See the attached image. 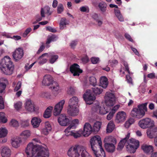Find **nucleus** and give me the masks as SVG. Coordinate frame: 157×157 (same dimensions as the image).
<instances>
[{
	"mask_svg": "<svg viewBox=\"0 0 157 157\" xmlns=\"http://www.w3.org/2000/svg\"><path fill=\"white\" fill-rule=\"evenodd\" d=\"M27 157H48V150L41 146L29 143L25 149Z\"/></svg>",
	"mask_w": 157,
	"mask_h": 157,
	"instance_id": "1",
	"label": "nucleus"
},
{
	"mask_svg": "<svg viewBox=\"0 0 157 157\" xmlns=\"http://www.w3.org/2000/svg\"><path fill=\"white\" fill-rule=\"evenodd\" d=\"M67 155L70 157H88L89 155L83 146L77 145L71 147Z\"/></svg>",
	"mask_w": 157,
	"mask_h": 157,
	"instance_id": "2",
	"label": "nucleus"
},
{
	"mask_svg": "<svg viewBox=\"0 0 157 157\" xmlns=\"http://www.w3.org/2000/svg\"><path fill=\"white\" fill-rule=\"evenodd\" d=\"M92 89V91L90 90H86L83 96V98L86 103L89 105L92 104L93 101L96 99L95 96L92 92H93L94 94L97 95L101 94L103 91V89L100 86L93 88Z\"/></svg>",
	"mask_w": 157,
	"mask_h": 157,
	"instance_id": "3",
	"label": "nucleus"
},
{
	"mask_svg": "<svg viewBox=\"0 0 157 157\" xmlns=\"http://www.w3.org/2000/svg\"><path fill=\"white\" fill-rule=\"evenodd\" d=\"M0 67L1 70L5 74L10 75L12 74L13 66L9 56H5L1 60L0 62Z\"/></svg>",
	"mask_w": 157,
	"mask_h": 157,
	"instance_id": "4",
	"label": "nucleus"
},
{
	"mask_svg": "<svg viewBox=\"0 0 157 157\" xmlns=\"http://www.w3.org/2000/svg\"><path fill=\"white\" fill-rule=\"evenodd\" d=\"M147 103L142 104L138 105V108H134L131 113V116L135 118H140L143 117L147 111Z\"/></svg>",
	"mask_w": 157,
	"mask_h": 157,
	"instance_id": "5",
	"label": "nucleus"
},
{
	"mask_svg": "<svg viewBox=\"0 0 157 157\" xmlns=\"http://www.w3.org/2000/svg\"><path fill=\"white\" fill-rule=\"evenodd\" d=\"M127 144L126 149L130 153H134L140 146L139 141L133 138L129 139L127 141Z\"/></svg>",
	"mask_w": 157,
	"mask_h": 157,
	"instance_id": "6",
	"label": "nucleus"
},
{
	"mask_svg": "<svg viewBox=\"0 0 157 157\" xmlns=\"http://www.w3.org/2000/svg\"><path fill=\"white\" fill-rule=\"evenodd\" d=\"M91 148L93 151L98 148H100L102 147V142L100 137L98 135L94 136L91 138L90 140Z\"/></svg>",
	"mask_w": 157,
	"mask_h": 157,
	"instance_id": "7",
	"label": "nucleus"
},
{
	"mask_svg": "<svg viewBox=\"0 0 157 157\" xmlns=\"http://www.w3.org/2000/svg\"><path fill=\"white\" fill-rule=\"evenodd\" d=\"M105 102L109 110L110 109V106L113 105L115 101V98L114 94L110 92H107L105 97Z\"/></svg>",
	"mask_w": 157,
	"mask_h": 157,
	"instance_id": "8",
	"label": "nucleus"
},
{
	"mask_svg": "<svg viewBox=\"0 0 157 157\" xmlns=\"http://www.w3.org/2000/svg\"><path fill=\"white\" fill-rule=\"evenodd\" d=\"M138 124L139 126L143 129L153 127L154 124L153 121L149 118H146L140 120Z\"/></svg>",
	"mask_w": 157,
	"mask_h": 157,
	"instance_id": "9",
	"label": "nucleus"
},
{
	"mask_svg": "<svg viewBox=\"0 0 157 157\" xmlns=\"http://www.w3.org/2000/svg\"><path fill=\"white\" fill-rule=\"evenodd\" d=\"M70 71L74 76H79L83 72L79 65L76 63H74L70 67Z\"/></svg>",
	"mask_w": 157,
	"mask_h": 157,
	"instance_id": "10",
	"label": "nucleus"
},
{
	"mask_svg": "<svg viewBox=\"0 0 157 157\" xmlns=\"http://www.w3.org/2000/svg\"><path fill=\"white\" fill-rule=\"evenodd\" d=\"M25 105V109L28 111L32 112L37 110L34 102L30 99H27L26 101Z\"/></svg>",
	"mask_w": 157,
	"mask_h": 157,
	"instance_id": "11",
	"label": "nucleus"
},
{
	"mask_svg": "<svg viewBox=\"0 0 157 157\" xmlns=\"http://www.w3.org/2000/svg\"><path fill=\"white\" fill-rule=\"evenodd\" d=\"M65 102L64 100H63L56 105L53 112V114L54 116H58L60 113Z\"/></svg>",
	"mask_w": 157,
	"mask_h": 157,
	"instance_id": "12",
	"label": "nucleus"
},
{
	"mask_svg": "<svg viewBox=\"0 0 157 157\" xmlns=\"http://www.w3.org/2000/svg\"><path fill=\"white\" fill-rule=\"evenodd\" d=\"M23 51L21 48L16 49L13 53V58L16 61L20 59L23 57Z\"/></svg>",
	"mask_w": 157,
	"mask_h": 157,
	"instance_id": "13",
	"label": "nucleus"
},
{
	"mask_svg": "<svg viewBox=\"0 0 157 157\" xmlns=\"http://www.w3.org/2000/svg\"><path fill=\"white\" fill-rule=\"evenodd\" d=\"M93 131V128L89 123H86L84 126L82 133L85 137L88 136Z\"/></svg>",
	"mask_w": 157,
	"mask_h": 157,
	"instance_id": "14",
	"label": "nucleus"
},
{
	"mask_svg": "<svg viewBox=\"0 0 157 157\" xmlns=\"http://www.w3.org/2000/svg\"><path fill=\"white\" fill-rule=\"evenodd\" d=\"M58 121L59 124L63 126H67L69 124V119L65 114L60 115L58 118Z\"/></svg>",
	"mask_w": 157,
	"mask_h": 157,
	"instance_id": "15",
	"label": "nucleus"
},
{
	"mask_svg": "<svg viewBox=\"0 0 157 157\" xmlns=\"http://www.w3.org/2000/svg\"><path fill=\"white\" fill-rule=\"evenodd\" d=\"M53 81V78L50 75H46L44 76L42 83L44 85L48 86L51 85Z\"/></svg>",
	"mask_w": 157,
	"mask_h": 157,
	"instance_id": "16",
	"label": "nucleus"
},
{
	"mask_svg": "<svg viewBox=\"0 0 157 157\" xmlns=\"http://www.w3.org/2000/svg\"><path fill=\"white\" fill-rule=\"evenodd\" d=\"M71 126L68 127L65 129L64 132L65 135L67 136H73L75 138L80 137L81 134L78 132H75L72 131H70V130L71 129Z\"/></svg>",
	"mask_w": 157,
	"mask_h": 157,
	"instance_id": "17",
	"label": "nucleus"
},
{
	"mask_svg": "<svg viewBox=\"0 0 157 157\" xmlns=\"http://www.w3.org/2000/svg\"><path fill=\"white\" fill-rule=\"evenodd\" d=\"M126 117V113L124 111L117 113L116 116V121L117 123L124 121Z\"/></svg>",
	"mask_w": 157,
	"mask_h": 157,
	"instance_id": "18",
	"label": "nucleus"
},
{
	"mask_svg": "<svg viewBox=\"0 0 157 157\" xmlns=\"http://www.w3.org/2000/svg\"><path fill=\"white\" fill-rule=\"evenodd\" d=\"M1 155L2 157H10L11 151L7 147L3 146L1 148Z\"/></svg>",
	"mask_w": 157,
	"mask_h": 157,
	"instance_id": "19",
	"label": "nucleus"
},
{
	"mask_svg": "<svg viewBox=\"0 0 157 157\" xmlns=\"http://www.w3.org/2000/svg\"><path fill=\"white\" fill-rule=\"evenodd\" d=\"M141 148L144 152L147 154H151L153 151V147L151 145L144 144Z\"/></svg>",
	"mask_w": 157,
	"mask_h": 157,
	"instance_id": "20",
	"label": "nucleus"
},
{
	"mask_svg": "<svg viewBox=\"0 0 157 157\" xmlns=\"http://www.w3.org/2000/svg\"><path fill=\"white\" fill-rule=\"evenodd\" d=\"M147 134L148 136L152 138L157 136V127H155L151 129H148L147 131Z\"/></svg>",
	"mask_w": 157,
	"mask_h": 157,
	"instance_id": "21",
	"label": "nucleus"
},
{
	"mask_svg": "<svg viewBox=\"0 0 157 157\" xmlns=\"http://www.w3.org/2000/svg\"><path fill=\"white\" fill-rule=\"evenodd\" d=\"M130 133L127 134L126 137L121 140L118 144L117 149L118 150H121L124 147L125 143H127L128 140L130 137Z\"/></svg>",
	"mask_w": 157,
	"mask_h": 157,
	"instance_id": "22",
	"label": "nucleus"
},
{
	"mask_svg": "<svg viewBox=\"0 0 157 157\" xmlns=\"http://www.w3.org/2000/svg\"><path fill=\"white\" fill-rule=\"evenodd\" d=\"M67 112L71 116H74L78 114L79 110L78 106L71 107L68 108Z\"/></svg>",
	"mask_w": 157,
	"mask_h": 157,
	"instance_id": "23",
	"label": "nucleus"
},
{
	"mask_svg": "<svg viewBox=\"0 0 157 157\" xmlns=\"http://www.w3.org/2000/svg\"><path fill=\"white\" fill-rule=\"evenodd\" d=\"M41 122V120L40 118L33 117L31 120V123L34 128H37L39 126Z\"/></svg>",
	"mask_w": 157,
	"mask_h": 157,
	"instance_id": "24",
	"label": "nucleus"
},
{
	"mask_svg": "<svg viewBox=\"0 0 157 157\" xmlns=\"http://www.w3.org/2000/svg\"><path fill=\"white\" fill-rule=\"evenodd\" d=\"M58 39V37L56 35H52L51 36H48L47 39L46 44L47 45L46 47L48 48L50 46L48 45L51 42L56 41Z\"/></svg>",
	"mask_w": 157,
	"mask_h": 157,
	"instance_id": "25",
	"label": "nucleus"
},
{
	"mask_svg": "<svg viewBox=\"0 0 157 157\" xmlns=\"http://www.w3.org/2000/svg\"><path fill=\"white\" fill-rule=\"evenodd\" d=\"M52 129L51 126L48 122H46L44 127L42 129L41 132L44 135H48Z\"/></svg>",
	"mask_w": 157,
	"mask_h": 157,
	"instance_id": "26",
	"label": "nucleus"
},
{
	"mask_svg": "<svg viewBox=\"0 0 157 157\" xmlns=\"http://www.w3.org/2000/svg\"><path fill=\"white\" fill-rule=\"evenodd\" d=\"M78 99L77 97L74 96L70 99L69 101V107L78 106Z\"/></svg>",
	"mask_w": 157,
	"mask_h": 157,
	"instance_id": "27",
	"label": "nucleus"
},
{
	"mask_svg": "<svg viewBox=\"0 0 157 157\" xmlns=\"http://www.w3.org/2000/svg\"><path fill=\"white\" fill-rule=\"evenodd\" d=\"M108 79L105 76L101 77L100 79V86L104 88H105L107 87L108 84Z\"/></svg>",
	"mask_w": 157,
	"mask_h": 157,
	"instance_id": "28",
	"label": "nucleus"
},
{
	"mask_svg": "<svg viewBox=\"0 0 157 157\" xmlns=\"http://www.w3.org/2000/svg\"><path fill=\"white\" fill-rule=\"evenodd\" d=\"M100 151H98V153L97 149H95L94 151H93L96 157H105V151L102 147L99 148Z\"/></svg>",
	"mask_w": 157,
	"mask_h": 157,
	"instance_id": "29",
	"label": "nucleus"
},
{
	"mask_svg": "<svg viewBox=\"0 0 157 157\" xmlns=\"http://www.w3.org/2000/svg\"><path fill=\"white\" fill-rule=\"evenodd\" d=\"M50 88L53 92H57L59 89V86L58 82L56 81H53L51 85Z\"/></svg>",
	"mask_w": 157,
	"mask_h": 157,
	"instance_id": "30",
	"label": "nucleus"
},
{
	"mask_svg": "<svg viewBox=\"0 0 157 157\" xmlns=\"http://www.w3.org/2000/svg\"><path fill=\"white\" fill-rule=\"evenodd\" d=\"M105 147L106 150L109 152H113L115 150V146L113 143H105Z\"/></svg>",
	"mask_w": 157,
	"mask_h": 157,
	"instance_id": "31",
	"label": "nucleus"
},
{
	"mask_svg": "<svg viewBox=\"0 0 157 157\" xmlns=\"http://www.w3.org/2000/svg\"><path fill=\"white\" fill-rule=\"evenodd\" d=\"M50 8L48 6H46L43 8H42L41 10V15L43 17H45V13H48L49 15L52 14V12L50 11Z\"/></svg>",
	"mask_w": 157,
	"mask_h": 157,
	"instance_id": "32",
	"label": "nucleus"
},
{
	"mask_svg": "<svg viewBox=\"0 0 157 157\" xmlns=\"http://www.w3.org/2000/svg\"><path fill=\"white\" fill-rule=\"evenodd\" d=\"M20 138L21 140H27L30 136V132L29 130H25L23 131L21 134Z\"/></svg>",
	"mask_w": 157,
	"mask_h": 157,
	"instance_id": "33",
	"label": "nucleus"
},
{
	"mask_svg": "<svg viewBox=\"0 0 157 157\" xmlns=\"http://www.w3.org/2000/svg\"><path fill=\"white\" fill-rule=\"evenodd\" d=\"M53 107L51 106L48 107L45 110L44 113V117L45 118H48L51 116L52 111Z\"/></svg>",
	"mask_w": 157,
	"mask_h": 157,
	"instance_id": "34",
	"label": "nucleus"
},
{
	"mask_svg": "<svg viewBox=\"0 0 157 157\" xmlns=\"http://www.w3.org/2000/svg\"><path fill=\"white\" fill-rule=\"evenodd\" d=\"M98 6L102 13L105 12L107 10V5L104 2H101L98 4Z\"/></svg>",
	"mask_w": 157,
	"mask_h": 157,
	"instance_id": "35",
	"label": "nucleus"
},
{
	"mask_svg": "<svg viewBox=\"0 0 157 157\" xmlns=\"http://www.w3.org/2000/svg\"><path fill=\"white\" fill-rule=\"evenodd\" d=\"M22 142V141L21 138H17L13 140L12 145L13 147L16 148L20 146V144Z\"/></svg>",
	"mask_w": 157,
	"mask_h": 157,
	"instance_id": "36",
	"label": "nucleus"
},
{
	"mask_svg": "<svg viewBox=\"0 0 157 157\" xmlns=\"http://www.w3.org/2000/svg\"><path fill=\"white\" fill-rule=\"evenodd\" d=\"M115 128V125L113 122L110 121L107 124L106 128V132L108 133L112 132Z\"/></svg>",
	"mask_w": 157,
	"mask_h": 157,
	"instance_id": "37",
	"label": "nucleus"
},
{
	"mask_svg": "<svg viewBox=\"0 0 157 157\" xmlns=\"http://www.w3.org/2000/svg\"><path fill=\"white\" fill-rule=\"evenodd\" d=\"M114 12L118 20L121 22L124 21V18L121 13L120 10L118 9H114Z\"/></svg>",
	"mask_w": 157,
	"mask_h": 157,
	"instance_id": "38",
	"label": "nucleus"
},
{
	"mask_svg": "<svg viewBox=\"0 0 157 157\" xmlns=\"http://www.w3.org/2000/svg\"><path fill=\"white\" fill-rule=\"evenodd\" d=\"M47 54L46 53L43 54L41 56H40L38 58L39 61L38 64L40 65H43L46 63L47 59L46 58H43V57Z\"/></svg>",
	"mask_w": 157,
	"mask_h": 157,
	"instance_id": "39",
	"label": "nucleus"
},
{
	"mask_svg": "<svg viewBox=\"0 0 157 157\" xmlns=\"http://www.w3.org/2000/svg\"><path fill=\"white\" fill-rule=\"evenodd\" d=\"M101 126V123L99 121L96 122L94 124L93 131L95 132H98L100 129Z\"/></svg>",
	"mask_w": 157,
	"mask_h": 157,
	"instance_id": "40",
	"label": "nucleus"
},
{
	"mask_svg": "<svg viewBox=\"0 0 157 157\" xmlns=\"http://www.w3.org/2000/svg\"><path fill=\"white\" fill-rule=\"evenodd\" d=\"M67 25V20L65 18H61L59 25L60 29H63Z\"/></svg>",
	"mask_w": 157,
	"mask_h": 157,
	"instance_id": "41",
	"label": "nucleus"
},
{
	"mask_svg": "<svg viewBox=\"0 0 157 157\" xmlns=\"http://www.w3.org/2000/svg\"><path fill=\"white\" fill-rule=\"evenodd\" d=\"M109 111L108 110V109L104 107H99V113L101 114H105L108 113Z\"/></svg>",
	"mask_w": 157,
	"mask_h": 157,
	"instance_id": "42",
	"label": "nucleus"
},
{
	"mask_svg": "<svg viewBox=\"0 0 157 157\" xmlns=\"http://www.w3.org/2000/svg\"><path fill=\"white\" fill-rule=\"evenodd\" d=\"M7 134V130L4 128L0 129V137H4Z\"/></svg>",
	"mask_w": 157,
	"mask_h": 157,
	"instance_id": "43",
	"label": "nucleus"
},
{
	"mask_svg": "<svg viewBox=\"0 0 157 157\" xmlns=\"http://www.w3.org/2000/svg\"><path fill=\"white\" fill-rule=\"evenodd\" d=\"M89 81L90 84L92 86H95L96 85V79L95 77L94 76L90 77L89 78Z\"/></svg>",
	"mask_w": 157,
	"mask_h": 157,
	"instance_id": "44",
	"label": "nucleus"
},
{
	"mask_svg": "<svg viewBox=\"0 0 157 157\" xmlns=\"http://www.w3.org/2000/svg\"><path fill=\"white\" fill-rule=\"evenodd\" d=\"M7 121V119L4 116V113H0V122L5 123Z\"/></svg>",
	"mask_w": 157,
	"mask_h": 157,
	"instance_id": "45",
	"label": "nucleus"
},
{
	"mask_svg": "<svg viewBox=\"0 0 157 157\" xmlns=\"http://www.w3.org/2000/svg\"><path fill=\"white\" fill-rule=\"evenodd\" d=\"M79 122V121L77 119H75L73 120L72 121L71 124L68 127L71 126V129L75 128L76 127V124H78Z\"/></svg>",
	"mask_w": 157,
	"mask_h": 157,
	"instance_id": "46",
	"label": "nucleus"
},
{
	"mask_svg": "<svg viewBox=\"0 0 157 157\" xmlns=\"http://www.w3.org/2000/svg\"><path fill=\"white\" fill-rule=\"evenodd\" d=\"M6 85L3 83H0V94L4 93Z\"/></svg>",
	"mask_w": 157,
	"mask_h": 157,
	"instance_id": "47",
	"label": "nucleus"
},
{
	"mask_svg": "<svg viewBox=\"0 0 157 157\" xmlns=\"http://www.w3.org/2000/svg\"><path fill=\"white\" fill-rule=\"evenodd\" d=\"M63 10L64 8L63 4H59L57 7V13L58 14H60L63 11Z\"/></svg>",
	"mask_w": 157,
	"mask_h": 157,
	"instance_id": "48",
	"label": "nucleus"
},
{
	"mask_svg": "<svg viewBox=\"0 0 157 157\" xmlns=\"http://www.w3.org/2000/svg\"><path fill=\"white\" fill-rule=\"evenodd\" d=\"M67 93L69 95H73L75 93V90L73 88L70 87L68 89Z\"/></svg>",
	"mask_w": 157,
	"mask_h": 157,
	"instance_id": "49",
	"label": "nucleus"
},
{
	"mask_svg": "<svg viewBox=\"0 0 157 157\" xmlns=\"http://www.w3.org/2000/svg\"><path fill=\"white\" fill-rule=\"evenodd\" d=\"M58 58V56L57 55H53L51 56V58L50 59L49 61L51 63H53Z\"/></svg>",
	"mask_w": 157,
	"mask_h": 157,
	"instance_id": "50",
	"label": "nucleus"
},
{
	"mask_svg": "<svg viewBox=\"0 0 157 157\" xmlns=\"http://www.w3.org/2000/svg\"><path fill=\"white\" fill-rule=\"evenodd\" d=\"M14 108L17 110H18L20 109L22 106V103L21 102H18L14 104Z\"/></svg>",
	"mask_w": 157,
	"mask_h": 157,
	"instance_id": "51",
	"label": "nucleus"
},
{
	"mask_svg": "<svg viewBox=\"0 0 157 157\" xmlns=\"http://www.w3.org/2000/svg\"><path fill=\"white\" fill-rule=\"evenodd\" d=\"M10 124L13 127H17L19 124L18 121L15 120H12L10 122Z\"/></svg>",
	"mask_w": 157,
	"mask_h": 157,
	"instance_id": "52",
	"label": "nucleus"
},
{
	"mask_svg": "<svg viewBox=\"0 0 157 157\" xmlns=\"http://www.w3.org/2000/svg\"><path fill=\"white\" fill-rule=\"evenodd\" d=\"M91 61L93 64H96L99 62V59L98 57H93L91 58Z\"/></svg>",
	"mask_w": 157,
	"mask_h": 157,
	"instance_id": "53",
	"label": "nucleus"
},
{
	"mask_svg": "<svg viewBox=\"0 0 157 157\" xmlns=\"http://www.w3.org/2000/svg\"><path fill=\"white\" fill-rule=\"evenodd\" d=\"M31 30L32 29L30 27L27 29L23 34V37H26L27 36V35L31 32Z\"/></svg>",
	"mask_w": 157,
	"mask_h": 157,
	"instance_id": "54",
	"label": "nucleus"
},
{
	"mask_svg": "<svg viewBox=\"0 0 157 157\" xmlns=\"http://www.w3.org/2000/svg\"><path fill=\"white\" fill-rule=\"evenodd\" d=\"M123 65L124 66L125 70L126 71L128 72L129 74H130V71L129 70V68L128 67V65L127 63L125 61H124L123 63Z\"/></svg>",
	"mask_w": 157,
	"mask_h": 157,
	"instance_id": "55",
	"label": "nucleus"
},
{
	"mask_svg": "<svg viewBox=\"0 0 157 157\" xmlns=\"http://www.w3.org/2000/svg\"><path fill=\"white\" fill-rule=\"evenodd\" d=\"M4 108V104L3 98L2 96H0V109H3Z\"/></svg>",
	"mask_w": 157,
	"mask_h": 157,
	"instance_id": "56",
	"label": "nucleus"
},
{
	"mask_svg": "<svg viewBox=\"0 0 157 157\" xmlns=\"http://www.w3.org/2000/svg\"><path fill=\"white\" fill-rule=\"evenodd\" d=\"M21 86V83L20 81L18 82L16 86L15 87L14 89V91H17L19 90Z\"/></svg>",
	"mask_w": 157,
	"mask_h": 157,
	"instance_id": "57",
	"label": "nucleus"
},
{
	"mask_svg": "<svg viewBox=\"0 0 157 157\" xmlns=\"http://www.w3.org/2000/svg\"><path fill=\"white\" fill-rule=\"evenodd\" d=\"M41 96L43 98H49L50 96V94L49 92H45L42 93Z\"/></svg>",
	"mask_w": 157,
	"mask_h": 157,
	"instance_id": "58",
	"label": "nucleus"
},
{
	"mask_svg": "<svg viewBox=\"0 0 157 157\" xmlns=\"http://www.w3.org/2000/svg\"><path fill=\"white\" fill-rule=\"evenodd\" d=\"M114 112H113L111 111L109 114L107 115V119L109 120H110L113 116V115L114 114Z\"/></svg>",
	"mask_w": 157,
	"mask_h": 157,
	"instance_id": "59",
	"label": "nucleus"
},
{
	"mask_svg": "<svg viewBox=\"0 0 157 157\" xmlns=\"http://www.w3.org/2000/svg\"><path fill=\"white\" fill-rule=\"evenodd\" d=\"M46 29L47 30H48L50 32L53 33H56L57 31L56 29L53 28L51 27L50 26L47 27L46 28Z\"/></svg>",
	"mask_w": 157,
	"mask_h": 157,
	"instance_id": "60",
	"label": "nucleus"
},
{
	"mask_svg": "<svg viewBox=\"0 0 157 157\" xmlns=\"http://www.w3.org/2000/svg\"><path fill=\"white\" fill-rule=\"evenodd\" d=\"M21 125L23 127H26L28 126L29 125V122L28 121H22L21 122Z\"/></svg>",
	"mask_w": 157,
	"mask_h": 157,
	"instance_id": "61",
	"label": "nucleus"
},
{
	"mask_svg": "<svg viewBox=\"0 0 157 157\" xmlns=\"http://www.w3.org/2000/svg\"><path fill=\"white\" fill-rule=\"evenodd\" d=\"M109 63L111 65L113 66L114 65H117L118 63V62L117 60L114 59L112 60H109Z\"/></svg>",
	"mask_w": 157,
	"mask_h": 157,
	"instance_id": "62",
	"label": "nucleus"
},
{
	"mask_svg": "<svg viewBox=\"0 0 157 157\" xmlns=\"http://www.w3.org/2000/svg\"><path fill=\"white\" fill-rule=\"evenodd\" d=\"M124 36L126 39H127L129 41L132 42L133 41V40L131 36L127 33H125L124 35Z\"/></svg>",
	"mask_w": 157,
	"mask_h": 157,
	"instance_id": "63",
	"label": "nucleus"
},
{
	"mask_svg": "<svg viewBox=\"0 0 157 157\" xmlns=\"http://www.w3.org/2000/svg\"><path fill=\"white\" fill-rule=\"evenodd\" d=\"M126 77L128 82L129 83L132 84V79L130 77L129 75H126Z\"/></svg>",
	"mask_w": 157,
	"mask_h": 157,
	"instance_id": "64",
	"label": "nucleus"
}]
</instances>
